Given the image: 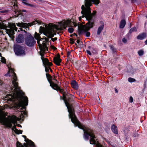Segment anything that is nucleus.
I'll list each match as a JSON object with an SVG mask.
<instances>
[{"label":"nucleus","instance_id":"obj_23","mask_svg":"<svg viewBox=\"0 0 147 147\" xmlns=\"http://www.w3.org/2000/svg\"><path fill=\"white\" fill-rule=\"evenodd\" d=\"M137 31V29L136 27H133L131 28L129 31V33H131L132 32H136Z\"/></svg>","mask_w":147,"mask_h":147},{"label":"nucleus","instance_id":"obj_14","mask_svg":"<svg viewBox=\"0 0 147 147\" xmlns=\"http://www.w3.org/2000/svg\"><path fill=\"white\" fill-rule=\"evenodd\" d=\"M53 60L54 63L57 65H60V63L61 61V59L60 58V56L59 55H58L56 57H54Z\"/></svg>","mask_w":147,"mask_h":147},{"label":"nucleus","instance_id":"obj_43","mask_svg":"<svg viewBox=\"0 0 147 147\" xmlns=\"http://www.w3.org/2000/svg\"><path fill=\"white\" fill-rule=\"evenodd\" d=\"M80 42V40H78L76 41V42L78 44Z\"/></svg>","mask_w":147,"mask_h":147},{"label":"nucleus","instance_id":"obj_49","mask_svg":"<svg viewBox=\"0 0 147 147\" xmlns=\"http://www.w3.org/2000/svg\"><path fill=\"white\" fill-rule=\"evenodd\" d=\"M13 6H14V8H15L16 7H17V6H15V5H13Z\"/></svg>","mask_w":147,"mask_h":147},{"label":"nucleus","instance_id":"obj_16","mask_svg":"<svg viewBox=\"0 0 147 147\" xmlns=\"http://www.w3.org/2000/svg\"><path fill=\"white\" fill-rule=\"evenodd\" d=\"M71 85L72 88L75 89H78V83L75 81H72L71 82Z\"/></svg>","mask_w":147,"mask_h":147},{"label":"nucleus","instance_id":"obj_39","mask_svg":"<svg viewBox=\"0 0 147 147\" xmlns=\"http://www.w3.org/2000/svg\"><path fill=\"white\" fill-rule=\"evenodd\" d=\"M57 38L56 37H55V38H51L53 42H54V41L57 40Z\"/></svg>","mask_w":147,"mask_h":147},{"label":"nucleus","instance_id":"obj_19","mask_svg":"<svg viewBox=\"0 0 147 147\" xmlns=\"http://www.w3.org/2000/svg\"><path fill=\"white\" fill-rule=\"evenodd\" d=\"M39 48L40 49L41 52L40 53V55L41 56V59L42 60V62H43V61H45V59H47V58H44V57H43V56L44 55V51H48V48L47 47V48L46 49H45V50H42L39 47Z\"/></svg>","mask_w":147,"mask_h":147},{"label":"nucleus","instance_id":"obj_4","mask_svg":"<svg viewBox=\"0 0 147 147\" xmlns=\"http://www.w3.org/2000/svg\"><path fill=\"white\" fill-rule=\"evenodd\" d=\"M3 108H0V123L7 127L11 128L12 123L14 124V126L12 128V129L14 131L17 129L16 127V123L17 120V117L14 115L9 116L7 117H5L3 115Z\"/></svg>","mask_w":147,"mask_h":147},{"label":"nucleus","instance_id":"obj_3","mask_svg":"<svg viewBox=\"0 0 147 147\" xmlns=\"http://www.w3.org/2000/svg\"><path fill=\"white\" fill-rule=\"evenodd\" d=\"M65 103L69 113V117H70L72 122L76 126H78L84 131L83 136L84 139L85 140H89V137L90 136V144L96 145V147H102V146L97 141V138L95 136L93 131L82 125L77 119L74 114L73 109L69 103L66 101H65Z\"/></svg>","mask_w":147,"mask_h":147},{"label":"nucleus","instance_id":"obj_48","mask_svg":"<svg viewBox=\"0 0 147 147\" xmlns=\"http://www.w3.org/2000/svg\"><path fill=\"white\" fill-rule=\"evenodd\" d=\"M50 70L51 72H52V70L51 69V68H50Z\"/></svg>","mask_w":147,"mask_h":147},{"label":"nucleus","instance_id":"obj_27","mask_svg":"<svg viewBox=\"0 0 147 147\" xmlns=\"http://www.w3.org/2000/svg\"><path fill=\"white\" fill-rule=\"evenodd\" d=\"M58 90L61 93H62L63 95L65 94L66 93L64 92V90L63 89L59 88Z\"/></svg>","mask_w":147,"mask_h":147},{"label":"nucleus","instance_id":"obj_22","mask_svg":"<svg viewBox=\"0 0 147 147\" xmlns=\"http://www.w3.org/2000/svg\"><path fill=\"white\" fill-rule=\"evenodd\" d=\"M22 3L25 5L31 7H33L34 6V5H33L28 3L27 0H22Z\"/></svg>","mask_w":147,"mask_h":147},{"label":"nucleus","instance_id":"obj_8","mask_svg":"<svg viewBox=\"0 0 147 147\" xmlns=\"http://www.w3.org/2000/svg\"><path fill=\"white\" fill-rule=\"evenodd\" d=\"M14 50L16 55H23L25 54V47L24 46H21L18 45H15Z\"/></svg>","mask_w":147,"mask_h":147},{"label":"nucleus","instance_id":"obj_11","mask_svg":"<svg viewBox=\"0 0 147 147\" xmlns=\"http://www.w3.org/2000/svg\"><path fill=\"white\" fill-rule=\"evenodd\" d=\"M43 64L45 67L46 72L48 73L50 70V66L52 65V63L49 62L48 59H45V61H43Z\"/></svg>","mask_w":147,"mask_h":147},{"label":"nucleus","instance_id":"obj_20","mask_svg":"<svg viewBox=\"0 0 147 147\" xmlns=\"http://www.w3.org/2000/svg\"><path fill=\"white\" fill-rule=\"evenodd\" d=\"M50 86L54 89L55 90L58 91L59 87L57 85L53 82H50Z\"/></svg>","mask_w":147,"mask_h":147},{"label":"nucleus","instance_id":"obj_28","mask_svg":"<svg viewBox=\"0 0 147 147\" xmlns=\"http://www.w3.org/2000/svg\"><path fill=\"white\" fill-rule=\"evenodd\" d=\"M22 130H19L17 129L15 131V132L18 134H22Z\"/></svg>","mask_w":147,"mask_h":147},{"label":"nucleus","instance_id":"obj_44","mask_svg":"<svg viewBox=\"0 0 147 147\" xmlns=\"http://www.w3.org/2000/svg\"><path fill=\"white\" fill-rule=\"evenodd\" d=\"M22 12H26V10H24V9L22 10Z\"/></svg>","mask_w":147,"mask_h":147},{"label":"nucleus","instance_id":"obj_25","mask_svg":"<svg viewBox=\"0 0 147 147\" xmlns=\"http://www.w3.org/2000/svg\"><path fill=\"white\" fill-rule=\"evenodd\" d=\"M128 81L130 82H133L136 81L135 79L131 78H128Z\"/></svg>","mask_w":147,"mask_h":147},{"label":"nucleus","instance_id":"obj_1","mask_svg":"<svg viewBox=\"0 0 147 147\" xmlns=\"http://www.w3.org/2000/svg\"><path fill=\"white\" fill-rule=\"evenodd\" d=\"M9 74V76H11L12 78L10 86L11 94L7 95L5 98V100L15 102L17 109L25 110V106L28 105V98L24 96V93L18 86L16 75L13 69L9 68V73L5 76H7Z\"/></svg>","mask_w":147,"mask_h":147},{"label":"nucleus","instance_id":"obj_32","mask_svg":"<svg viewBox=\"0 0 147 147\" xmlns=\"http://www.w3.org/2000/svg\"><path fill=\"white\" fill-rule=\"evenodd\" d=\"M68 24V23L67 22H64L63 25L64 27H66Z\"/></svg>","mask_w":147,"mask_h":147},{"label":"nucleus","instance_id":"obj_33","mask_svg":"<svg viewBox=\"0 0 147 147\" xmlns=\"http://www.w3.org/2000/svg\"><path fill=\"white\" fill-rule=\"evenodd\" d=\"M110 49L114 53V52H115V49L114 47L112 46H110Z\"/></svg>","mask_w":147,"mask_h":147},{"label":"nucleus","instance_id":"obj_50","mask_svg":"<svg viewBox=\"0 0 147 147\" xmlns=\"http://www.w3.org/2000/svg\"><path fill=\"white\" fill-rule=\"evenodd\" d=\"M74 35H76V36H77V35L75 33H74Z\"/></svg>","mask_w":147,"mask_h":147},{"label":"nucleus","instance_id":"obj_36","mask_svg":"<svg viewBox=\"0 0 147 147\" xmlns=\"http://www.w3.org/2000/svg\"><path fill=\"white\" fill-rule=\"evenodd\" d=\"M26 112H25V111H22L21 112V114L22 115H26Z\"/></svg>","mask_w":147,"mask_h":147},{"label":"nucleus","instance_id":"obj_53","mask_svg":"<svg viewBox=\"0 0 147 147\" xmlns=\"http://www.w3.org/2000/svg\"><path fill=\"white\" fill-rule=\"evenodd\" d=\"M76 45H77L76 44Z\"/></svg>","mask_w":147,"mask_h":147},{"label":"nucleus","instance_id":"obj_52","mask_svg":"<svg viewBox=\"0 0 147 147\" xmlns=\"http://www.w3.org/2000/svg\"><path fill=\"white\" fill-rule=\"evenodd\" d=\"M71 37H72V35H71Z\"/></svg>","mask_w":147,"mask_h":147},{"label":"nucleus","instance_id":"obj_45","mask_svg":"<svg viewBox=\"0 0 147 147\" xmlns=\"http://www.w3.org/2000/svg\"><path fill=\"white\" fill-rule=\"evenodd\" d=\"M115 91L117 93H118V91H117V89H115Z\"/></svg>","mask_w":147,"mask_h":147},{"label":"nucleus","instance_id":"obj_6","mask_svg":"<svg viewBox=\"0 0 147 147\" xmlns=\"http://www.w3.org/2000/svg\"><path fill=\"white\" fill-rule=\"evenodd\" d=\"M34 37L37 40V43L40 48L44 51L45 50V49H47L46 41L45 40L42 41L44 39L40 38L39 34L35 32Z\"/></svg>","mask_w":147,"mask_h":147},{"label":"nucleus","instance_id":"obj_2","mask_svg":"<svg viewBox=\"0 0 147 147\" xmlns=\"http://www.w3.org/2000/svg\"><path fill=\"white\" fill-rule=\"evenodd\" d=\"M85 1V5H82L81 7L82 11L81 13L82 15L79 17V20L80 21L82 18H85L88 21L85 25L78 26V32L80 35L84 34L86 36L89 37L90 35V33L88 31L93 27L94 22V19L96 13V12L94 11L91 13L90 6L92 5V2L97 5L100 3V1L99 0Z\"/></svg>","mask_w":147,"mask_h":147},{"label":"nucleus","instance_id":"obj_17","mask_svg":"<svg viewBox=\"0 0 147 147\" xmlns=\"http://www.w3.org/2000/svg\"><path fill=\"white\" fill-rule=\"evenodd\" d=\"M146 34L145 33H143L140 34L137 36V38L139 40H143L146 38Z\"/></svg>","mask_w":147,"mask_h":147},{"label":"nucleus","instance_id":"obj_31","mask_svg":"<svg viewBox=\"0 0 147 147\" xmlns=\"http://www.w3.org/2000/svg\"><path fill=\"white\" fill-rule=\"evenodd\" d=\"M1 61L4 63H6V59H5L3 57H1Z\"/></svg>","mask_w":147,"mask_h":147},{"label":"nucleus","instance_id":"obj_9","mask_svg":"<svg viewBox=\"0 0 147 147\" xmlns=\"http://www.w3.org/2000/svg\"><path fill=\"white\" fill-rule=\"evenodd\" d=\"M41 22L39 20H36L33 22L31 23H28V24L25 23H16L17 25L19 27H22L25 28H28L29 26H31L35 25L37 24H41Z\"/></svg>","mask_w":147,"mask_h":147},{"label":"nucleus","instance_id":"obj_24","mask_svg":"<svg viewBox=\"0 0 147 147\" xmlns=\"http://www.w3.org/2000/svg\"><path fill=\"white\" fill-rule=\"evenodd\" d=\"M144 53V51L142 50H140L138 52V55L140 56H142L143 55Z\"/></svg>","mask_w":147,"mask_h":147},{"label":"nucleus","instance_id":"obj_29","mask_svg":"<svg viewBox=\"0 0 147 147\" xmlns=\"http://www.w3.org/2000/svg\"><path fill=\"white\" fill-rule=\"evenodd\" d=\"M91 51L93 54H96L97 53L96 50L94 48H92L91 50Z\"/></svg>","mask_w":147,"mask_h":147},{"label":"nucleus","instance_id":"obj_37","mask_svg":"<svg viewBox=\"0 0 147 147\" xmlns=\"http://www.w3.org/2000/svg\"><path fill=\"white\" fill-rule=\"evenodd\" d=\"M86 52L88 54V55H92L91 53V52L89 50H86Z\"/></svg>","mask_w":147,"mask_h":147},{"label":"nucleus","instance_id":"obj_21","mask_svg":"<svg viewBox=\"0 0 147 147\" xmlns=\"http://www.w3.org/2000/svg\"><path fill=\"white\" fill-rule=\"evenodd\" d=\"M126 24V22L125 20H122L120 22L119 27L121 28H123Z\"/></svg>","mask_w":147,"mask_h":147},{"label":"nucleus","instance_id":"obj_10","mask_svg":"<svg viewBox=\"0 0 147 147\" xmlns=\"http://www.w3.org/2000/svg\"><path fill=\"white\" fill-rule=\"evenodd\" d=\"M26 37L25 39L26 45L29 47L33 46L35 43L34 37L29 33L26 34Z\"/></svg>","mask_w":147,"mask_h":147},{"label":"nucleus","instance_id":"obj_12","mask_svg":"<svg viewBox=\"0 0 147 147\" xmlns=\"http://www.w3.org/2000/svg\"><path fill=\"white\" fill-rule=\"evenodd\" d=\"M17 28L14 24L9 29H6V33L10 36L14 34V30L17 31Z\"/></svg>","mask_w":147,"mask_h":147},{"label":"nucleus","instance_id":"obj_35","mask_svg":"<svg viewBox=\"0 0 147 147\" xmlns=\"http://www.w3.org/2000/svg\"><path fill=\"white\" fill-rule=\"evenodd\" d=\"M129 101L130 103H132L133 102V98L132 96H130L129 99Z\"/></svg>","mask_w":147,"mask_h":147},{"label":"nucleus","instance_id":"obj_15","mask_svg":"<svg viewBox=\"0 0 147 147\" xmlns=\"http://www.w3.org/2000/svg\"><path fill=\"white\" fill-rule=\"evenodd\" d=\"M100 23L101 25L98 27L97 32V34L98 35L100 34L104 27V22L102 21H101Z\"/></svg>","mask_w":147,"mask_h":147},{"label":"nucleus","instance_id":"obj_34","mask_svg":"<svg viewBox=\"0 0 147 147\" xmlns=\"http://www.w3.org/2000/svg\"><path fill=\"white\" fill-rule=\"evenodd\" d=\"M122 41L124 43H125L127 42V40L125 38H124L122 39Z\"/></svg>","mask_w":147,"mask_h":147},{"label":"nucleus","instance_id":"obj_30","mask_svg":"<svg viewBox=\"0 0 147 147\" xmlns=\"http://www.w3.org/2000/svg\"><path fill=\"white\" fill-rule=\"evenodd\" d=\"M74 30V29L72 28H69L68 29V32L71 33L73 32Z\"/></svg>","mask_w":147,"mask_h":147},{"label":"nucleus","instance_id":"obj_40","mask_svg":"<svg viewBox=\"0 0 147 147\" xmlns=\"http://www.w3.org/2000/svg\"><path fill=\"white\" fill-rule=\"evenodd\" d=\"M70 43H71L72 44H73L74 43V40L72 39H70Z\"/></svg>","mask_w":147,"mask_h":147},{"label":"nucleus","instance_id":"obj_38","mask_svg":"<svg viewBox=\"0 0 147 147\" xmlns=\"http://www.w3.org/2000/svg\"><path fill=\"white\" fill-rule=\"evenodd\" d=\"M8 12V11L6 10H4L1 11H0V12L1 13H7Z\"/></svg>","mask_w":147,"mask_h":147},{"label":"nucleus","instance_id":"obj_13","mask_svg":"<svg viewBox=\"0 0 147 147\" xmlns=\"http://www.w3.org/2000/svg\"><path fill=\"white\" fill-rule=\"evenodd\" d=\"M24 40V36L22 34H19L16 38V41L17 43H20L23 42Z\"/></svg>","mask_w":147,"mask_h":147},{"label":"nucleus","instance_id":"obj_51","mask_svg":"<svg viewBox=\"0 0 147 147\" xmlns=\"http://www.w3.org/2000/svg\"><path fill=\"white\" fill-rule=\"evenodd\" d=\"M146 18L147 19V16H146Z\"/></svg>","mask_w":147,"mask_h":147},{"label":"nucleus","instance_id":"obj_7","mask_svg":"<svg viewBox=\"0 0 147 147\" xmlns=\"http://www.w3.org/2000/svg\"><path fill=\"white\" fill-rule=\"evenodd\" d=\"M23 137L25 139V141L26 143L24 144L23 145L19 142L18 141L16 144V147H35V146L33 142L28 139L26 138L25 136L23 135Z\"/></svg>","mask_w":147,"mask_h":147},{"label":"nucleus","instance_id":"obj_41","mask_svg":"<svg viewBox=\"0 0 147 147\" xmlns=\"http://www.w3.org/2000/svg\"><path fill=\"white\" fill-rule=\"evenodd\" d=\"M46 76L47 78H50L51 77L50 75L47 73L46 74Z\"/></svg>","mask_w":147,"mask_h":147},{"label":"nucleus","instance_id":"obj_5","mask_svg":"<svg viewBox=\"0 0 147 147\" xmlns=\"http://www.w3.org/2000/svg\"><path fill=\"white\" fill-rule=\"evenodd\" d=\"M40 29H42L44 34L49 38H51L56 34L55 30L57 29L56 25H53L49 26L45 28L42 27H40Z\"/></svg>","mask_w":147,"mask_h":147},{"label":"nucleus","instance_id":"obj_26","mask_svg":"<svg viewBox=\"0 0 147 147\" xmlns=\"http://www.w3.org/2000/svg\"><path fill=\"white\" fill-rule=\"evenodd\" d=\"M67 60L69 61H71V59L70 58V57L71 56L70 55V52H68L67 53Z\"/></svg>","mask_w":147,"mask_h":147},{"label":"nucleus","instance_id":"obj_18","mask_svg":"<svg viewBox=\"0 0 147 147\" xmlns=\"http://www.w3.org/2000/svg\"><path fill=\"white\" fill-rule=\"evenodd\" d=\"M111 128L112 131L115 134H117L118 133L117 127L114 124L111 126Z\"/></svg>","mask_w":147,"mask_h":147},{"label":"nucleus","instance_id":"obj_46","mask_svg":"<svg viewBox=\"0 0 147 147\" xmlns=\"http://www.w3.org/2000/svg\"><path fill=\"white\" fill-rule=\"evenodd\" d=\"M131 1L132 2H134L135 1H136V0H131Z\"/></svg>","mask_w":147,"mask_h":147},{"label":"nucleus","instance_id":"obj_42","mask_svg":"<svg viewBox=\"0 0 147 147\" xmlns=\"http://www.w3.org/2000/svg\"><path fill=\"white\" fill-rule=\"evenodd\" d=\"M16 126H17L18 127H22V126L19 124L16 123Z\"/></svg>","mask_w":147,"mask_h":147},{"label":"nucleus","instance_id":"obj_47","mask_svg":"<svg viewBox=\"0 0 147 147\" xmlns=\"http://www.w3.org/2000/svg\"><path fill=\"white\" fill-rule=\"evenodd\" d=\"M77 24H74V26H77Z\"/></svg>","mask_w":147,"mask_h":147}]
</instances>
